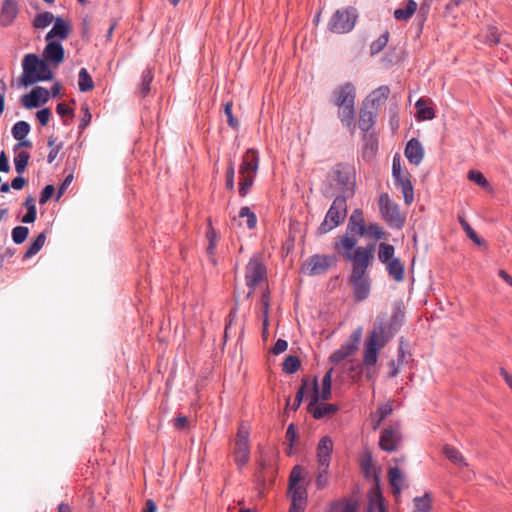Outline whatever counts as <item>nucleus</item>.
Wrapping results in <instances>:
<instances>
[{
	"label": "nucleus",
	"instance_id": "obj_9",
	"mask_svg": "<svg viewBox=\"0 0 512 512\" xmlns=\"http://www.w3.org/2000/svg\"><path fill=\"white\" fill-rule=\"evenodd\" d=\"M379 210L382 219L390 228H403L405 224V218L400 214L399 205L394 203L387 193H382L379 197Z\"/></svg>",
	"mask_w": 512,
	"mask_h": 512
},
{
	"label": "nucleus",
	"instance_id": "obj_49",
	"mask_svg": "<svg viewBox=\"0 0 512 512\" xmlns=\"http://www.w3.org/2000/svg\"><path fill=\"white\" fill-rule=\"evenodd\" d=\"M30 230L27 226L18 225L15 226L11 231V238L14 244L21 245L23 244L28 236H29Z\"/></svg>",
	"mask_w": 512,
	"mask_h": 512
},
{
	"label": "nucleus",
	"instance_id": "obj_50",
	"mask_svg": "<svg viewBox=\"0 0 512 512\" xmlns=\"http://www.w3.org/2000/svg\"><path fill=\"white\" fill-rule=\"evenodd\" d=\"M462 229L465 232L467 238L471 240L475 245L479 247L486 245L485 239L478 235V233L472 228L469 222H462Z\"/></svg>",
	"mask_w": 512,
	"mask_h": 512
},
{
	"label": "nucleus",
	"instance_id": "obj_57",
	"mask_svg": "<svg viewBox=\"0 0 512 512\" xmlns=\"http://www.w3.org/2000/svg\"><path fill=\"white\" fill-rule=\"evenodd\" d=\"M255 177L240 176L238 192L241 197H246L254 184Z\"/></svg>",
	"mask_w": 512,
	"mask_h": 512
},
{
	"label": "nucleus",
	"instance_id": "obj_43",
	"mask_svg": "<svg viewBox=\"0 0 512 512\" xmlns=\"http://www.w3.org/2000/svg\"><path fill=\"white\" fill-rule=\"evenodd\" d=\"M395 254V247L392 244L381 242L378 245V260L380 263L385 264L389 261H392V259H396L397 257L394 256Z\"/></svg>",
	"mask_w": 512,
	"mask_h": 512
},
{
	"label": "nucleus",
	"instance_id": "obj_52",
	"mask_svg": "<svg viewBox=\"0 0 512 512\" xmlns=\"http://www.w3.org/2000/svg\"><path fill=\"white\" fill-rule=\"evenodd\" d=\"M57 114L62 118L63 125H70V120L74 117V110L66 103H58L56 106Z\"/></svg>",
	"mask_w": 512,
	"mask_h": 512
},
{
	"label": "nucleus",
	"instance_id": "obj_39",
	"mask_svg": "<svg viewBox=\"0 0 512 512\" xmlns=\"http://www.w3.org/2000/svg\"><path fill=\"white\" fill-rule=\"evenodd\" d=\"M368 232H367V238L372 239L375 243L377 241H387L390 237V233L385 231L382 226H380L376 222H370L368 223Z\"/></svg>",
	"mask_w": 512,
	"mask_h": 512
},
{
	"label": "nucleus",
	"instance_id": "obj_64",
	"mask_svg": "<svg viewBox=\"0 0 512 512\" xmlns=\"http://www.w3.org/2000/svg\"><path fill=\"white\" fill-rule=\"evenodd\" d=\"M51 116L52 112L48 107H42L35 113V117L41 126H46L49 123Z\"/></svg>",
	"mask_w": 512,
	"mask_h": 512
},
{
	"label": "nucleus",
	"instance_id": "obj_32",
	"mask_svg": "<svg viewBox=\"0 0 512 512\" xmlns=\"http://www.w3.org/2000/svg\"><path fill=\"white\" fill-rule=\"evenodd\" d=\"M360 468L368 480L374 481V475L380 476V469L375 467L373 456L370 451H365L360 458Z\"/></svg>",
	"mask_w": 512,
	"mask_h": 512
},
{
	"label": "nucleus",
	"instance_id": "obj_59",
	"mask_svg": "<svg viewBox=\"0 0 512 512\" xmlns=\"http://www.w3.org/2000/svg\"><path fill=\"white\" fill-rule=\"evenodd\" d=\"M235 176V167L234 162L230 160L227 165L226 173H225V187L227 190L233 191L235 188L234 182Z\"/></svg>",
	"mask_w": 512,
	"mask_h": 512
},
{
	"label": "nucleus",
	"instance_id": "obj_2",
	"mask_svg": "<svg viewBox=\"0 0 512 512\" xmlns=\"http://www.w3.org/2000/svg\"><path fill=\"white\" fill-rule=\"evenodd\" d=\"M334 250L339 256L352 264L348 282L352 287L353 299L356 303L366 300L371 291L372 281L368 269L375 259V242H368L365 246L358 244Z\"/></svg>",
	"mask_w": 512,
	"mask_h": 512
},
{
	"label": "nucleus",
	"instance_id": "obj_19",
	"mask_svg": "<svg viewBox=\"0 0 512 512\" xmlns=\"http://www.w3.org/2000/svg\"><path fill=\"white\" fill-rule=\"evenodd\" d=\"M362 158L370 162L378 152V133L375 130H362Z\"/></svg>",
	"mask_w": 512,
	"mask_h": 512
},
{
	"label": "nucleus",
	"instance_id": "obj_63",
	"mask_svg": "<svg viewBox=\"0 0 512 512\" xmlns=\"http://www.w3.org/2000/svg\"><path fill=\"white\" fill-rule=\"evenodd\" d=\"M42 247L43 246L40 243H38L36 240L32 238L29 245L27 246L26 251L23 254V261H26L35 256L37 253L40 252Z\"/></svg>",
	"mask_w": 512,
	"mask_h": 512
},
{
	"label": "nucleus",
	"instance_id": "obj_61",
	"mask_svg": "<svg viewBox=\"0 0 512 512\" xmlns=\"http://www.w3.org/2000/svg\"><path fill=\"white\" fill-rule=\"evenodd\" d=\"M393 412V406L390 402L381 404L377 407L376 411L373 413L374 418L380 419V421H384L386 417H388Z\"/></svg>",
	"mask_w": 512,
	"mask_h": 512
},
{
	"label": "nucleus",
	"instance_id": "obj_12",
	"mask_svg": "<svg viewBox=\"0 0 512 512\" xmlns=\"http://www.w3.org/2000/svg\"><path fill=\"white\" fill-rule=\"evenodd\" d=\"M49 101L48 89L42 86H34L29 92L20 98L22 107L28 110L41 108Z\"/></svg>",
	"mask_w": 512,
	"mask_h": 512
},
{
	"label": "nucleus",
	"instance_id": "obj_29",
	"mask_svg": "<svg viewBox=\"0 0 512 512\" xmlns=\"http://www.w3.org/2000/svg\"><path fill=\"white\" fill-rule=\"evenodd\" d=\"M377 116L378 113L362 101L358 114V128H373L376 124Z\"/></svg>",
	"mask_w": 512,
	"mask_h": 512
},
{
	"label": "nucleus",
	"instance_id": "obj_31",
	"mask_svg": "<svg viewBox=\"0 0 512 512\" xmlns=\"http://www.w3.org/2000/svg\"><path fill=\"white\" fill-rule=\"evenodd\" d=\"M298 390L303 391V395H304V397H306L308 399V401L310 399H314V398L318 397V392H319L318 376L314 375L312 377H310V376L303 377L301 380V385L298 388Z\"/></svg>",
	"mask_w": 512,
	"mask_h": 512
},
{
	"label": "nucleus",
	"instance_id": "obj_7",
	"mask_svg": "<svg viewBox=\"0 0 512 512\" xmlns=\"http://www.w3.org/2000/svg\"><path fill=\"white\" fill-rule=\"evenodd\" d=\"M357 18V10L352 6L338 9L331 16L327 29L336 34L349 33L355 27Z\"/></svg>",
	"mask_w": 512,
	"mask_h": 512
},
{
	"label": "nucleus",
	"instance_id": "obj_16",
	"mask_svg": "<svg viewBox=\"0 0 512 512\" xmlns=\"http://www.w3.org/2000/svg\"><path fill=\"white\" fill-rule=\"evenodd\" d=\"M325 254H313L302 265L301 272L308 276L322 275L329 269Z\"/></svg>",
	"mask_w": 512,
	"mask_h": 512
},
{
	"label": "nucleus",
	"instance_id": "obj_55",
	"mask_svg": "<svg viewBox=\"0 0 512 512\" xmlns=\"http://www.w3.org/2000/svg\"><path fill=\"white\" fill-rule=\"evenodd\" d=\"M223 115L226 117V122L231 128L239 126L238 118L233 113V103L228 101L223 105Z\"/></svg>",
	"mask_w": 512,
	"mask_h": 512
},
{
	"label": "nucleus",
	"instance_id": "obj_54",
	"mask_svg": "<svg viewBox=\"0 0 512 512\" xmlns=\"http://www.w3.org/2000/svg\"><path fill=\"white\" fill-rule=\"evenodd\" d=\"M239 218H246V224L248 229H254L257 225V216L248 206L240 208L238 213Z\"/></svg>",
	"mask_w": 512,
	"mask_h": 512
},
{
	"label": "nucleus",
	"instance_id": "obj_15",
	"mask_svg": "<svg viewBox=\"0 0 512 512\" xmlns=\"http://www.w3.org/2000/svg\"><path fill=\"white\" fill-rule=\"evenodd\" d=\"M356 88L352 82L340 85L332 92V103L335 106L355 104Z\"/></svg>",
	"mask_w": 512,
	"mask_h": 512
},
{
	"label": "nucleus",
	"instance_id": "obj_14",
	"mask_svg": "<svg viewBox=\"0 0 512 512\" xmlns=\"http://www.w3.org/2000/svg\"><path fill=\"white\" fill-rule=\"evenodd\" d=\"M72 30L73 27L69 20L62 16H56L53 27L45 35V41H58L62 44L70 36Z\"/></svg>",
	"mask_w": 512,
	"mask_h": 512
},
{
	"label": "nucleus",
	"instance_id": "obj_30",
	"mask_svg": "<svg viewBox=\"0 0 512 512\" xmlns=\"http://www.w3.org/2000/svg\"><path fill=\"white\" fill-rule=\"evenodd\" d=\"M404 479V473L398 466H393L388 469V481L391 485L393 495H401Z\"/></svg>",
	"mask_w": 512,
	"mask_h": 512
},
{
	"label": "nucleus",
	"instance_id": "obj_47",
	"mask_svg": "<svg viewBox=\"0 0 512 512\" xmlns=\"http://www.w3.org/2000/svg\"><path fill=\"white\" fill-rule=\"evenodd\" d=\"M301 367V360L297 355H287L282 363V370L288 375L296 373Z\"/></svg>",
	"mask_w": 512,
	"mask_h": 512
},
{
	"label": "nucleus",
	"instance_id": "obj_35",
	"mask_svg": "<svg viewBox=\"0 0 512 512\" xmlns=\"http://www.w3.org/2000/svg\"><path fill=\"white\" fill-rule=\"evenodd\" d=\"M334 368H329L323 378L321 383V388L319 387L318 397L315 399L322 401H329L332 399V377H333Z\"/></svg>",
	"mask_w": 512,
	"mask_h": 512
},
{
	"label": "nucleus",
	"instance_id": "obj_34",
	"mask_svg": "<svg viewBox=\"0 0 512 512\" xmlns=\"http://www.w3.org/2000/svg\"><path fill=\"white\" fill-rule=\"evenodd\" d=\"M338 107V118L341 124L346 128H356L355 124V104H348Z\"/></svg>",
	"mask_w": 512,
	"mask_h": 512
},
{
	"label": "nucleus",
	"instance_id": "obj_36",
	"mask_svg": "<svg viewBox=\"0 0 512 512\" xmlns=\"http://www.w3.org/2000/svg\"><path fill=\"white\" fill-rule=\"evenodd\" d=\"M388 275L395 282H402L405 278V264L400 258L392 259L384 264Z\"/></svg>",
	"mask_w": 512,
	"mask_h": 512
},
{
	"label": "nucleus",
	"instance_id": "obj_28",
	"mask_svg": "<svg viewBox=\"0 0 512 512\" xmlns=\"http://www.w3.org/2000/svg\"><path fill=\"white\" fill-rule=\"evenodd\" d=\"M363 327L358 326L349 336L348 340L345 341L340 349L347 355V357L354 356L359 350V346L362 340Z\"/></svg>",
	"mask_w": 512,
	"mask_h": 512
},
{
	"label": "nucleus",
	"instance_id": "obj_11",
	"mask_svg": "<svg viewBox=\"0 0 512 512\" xmlns=\"http://www.w3.org/2000/svg\"><path fill=\"white\" fill-rule=\"evenodd\" d=\"M402 440L400 432V425L388 426L384 428L379 437V447L385 452H396L399 448V444Z\"/></svg>",
	"mask_w": 512,
	"mask_h": 512
},
{
	"label": "nucleus",
	"instance_id": "obj_20",
	"mask_svg": "<svg viewBox=\"0 0 512 512\" xmlns=\"http://www.w3.org/2000/svg\"><path fill=\"white\" fill-rule=\"evenodd\" d=\"M404 320L405 305L402 300L395 301L393 304L392 315L388 324H386V331L394 337L403 326Z\"/></svg>",
	"mask_w": 512,
	"mask_h": 512
},
{
	"label": "nucleus",
	"instance_id": "obj_42",
	"mask_svg": "<svg viewBox=\"0 0 512 512\" xmlns=\"http://www.w3.org/2000/svg\"><path fill=\"white\" fill-rule=\"evenodd\" d=\"M56 19V16L53 15L50 11H42L36 14L32 21V26L35 29H45L47 28L52 22H54Z\"/></svg>",
	"mask_w": 512,
	"mask_h": 512
},
{
	"label": "nucleus",
	"instance_id": "obj_18",
	"mask_svg": "<svg viewBox=\"0 0 512 512\" xmlns=\"http://www.w3.org/2000/svg\"><path fill=\"white\" fill-rule=\"evenodd\" d=\"M390 88L387 85H381L378 88L374 89L370 92L363 101L367 103L371 109H373L376 113L382 108V106L389 102L390 97Z\"/></svg>",
	"mask_w": 512,
	"mask_h": 512
},
{
	"label": "nucleus",
	"instance_id": "obj_25",
	"mask_svg": "<svg viewBox=\"0 0 512 512\" xmlns=\"http://www.w3.org/2000/svg\"><path fill=\"white\" fill-rule=\"evenodd\" d=\"M414 117L417 121L431 120L435 118L434 103L430 98L420 97L414 105Z\"/></svg>",
	"mask_w": 512,
	"mask_h": 512
},
{
	"label": "nucleus",
	"instance_id": "obj_33",
	"mask_svg": "<svg viewBox=\"0 0 512 512\" xmlns=\"http://www.w3.org/2000/svg\"><path fill=\"white\" fill-rule=\"evenodd\" d=\"M234 460L239 470H242L250 460V446L249 443L235 442L234 445Z\"/></svg>",
	"mask_w": 512,
	"mask_h": 512
},
{
	"label": "nucleus",
	"instance_id": "obj_41",
	"mask_svg": "<svg viewBox=\"0 0 512 512\" xmlns=\"http://www.w3.org/2000/svg\"><path fill=\"white\" fill-rule=\"evenodd\" d=\"M94 81L86 68H81L78 73V88L82 93L90 92L94 89Z\"/></svg>",
	"mask_w": 512,
	"mask_h": 512
},
{
	"label": "nucleus",
	"instance_id": "obj_27",
	"mask_svg": "<svg viewBox=\"0 0 512 512\" xmlns=\"http://www.w3.org/2000/svg\"><path fill=\"white\" fill-rule=\"evenodd\" d=\"M368 508L378 510L381 506L385 505V498L381 489V478L379 475H374V484L368 493Z\"/></svg>",
	"mask_w": 512,
	"mask_h": 512
},
{
	"label": "nucleus",
	"instance_id": "obj_38",
	"mask_svg": "<svg viewBox=\"0 0 512 512\" xmlns=\"http://www.w3.org/2000/svg\"><path fill=\"white\" fill-rule=\"evenodd\" d=\"M418 4L415 0H406L405 7L394 10L393 16L397 21H408L417 11Z\"/></svg>",
	"mask_w": 512,
	"mask_h": 512
},
{
	"label": "nucleus",
	"instance_id": "obj_56",
	"mask_svg": "<svg viewBox=\"0 0 512 512\" xmlns=\"http://www.w3.org/2000/svg\"><path fill=\"white\" fill-rule=\"evenodd\" d=\"M260 303H261L262 321L270 322L269 321V310H270V290H269V288H266L262 292Z\"/></svg>",
	"mask_w": 512,
	"mask_h": 512
},
{
	"label": "nucleus",
	"instance_id": "obj_23",
	"mask_svg": "<svg viewBox=\"0 0 512 512\" xmlns=\"http://www.w3.org/2000/svg\"><path fill=\"white\" fill-rule=\"evenodd\" d=\"M399 111L400 106L397 100L396 95H393L384 109L382 115V125H385V121H387V125L389 128H399Z\"/></svg>",
	"mask_w": 512,
	"mask_h": 512
},
{
	"label": "nucleus",
	"instance_id": "obj_6",
	"mask_svg": "<svg viewBox=\"0 0 512 512\" xmlns=\"http://www.w3.org/2000/svg\"><path fill=\"white\" fill-rule=\"evenodd\" d=\"M347 200L344 195H336L334 197L324 220L317 228L316 233L318 236H322L343 224L347 217Z\"/></svg>",
	"mask_w": 512,
	"mask_h": 512
},
{
	"label": "nucleus",
	"instance_id": "obj_51",
	"mask_svg": "<svg viewBox=\"0 0 512 512\" xmlns=\"http://www.w3.org/2000/svg\"><path fill=\"white\" fill-rule=\"evenodd\" d=\"M390 33L385 31L382 35L379 36L378 39L373 41L370 45V54L372 56L380 53L387 46L389 41Z\"/></svg>",
	"mask_w": 512,
	"mask_h": 512
},
{
	"label": "nucleus",
	"instance_id": "obj_1",
	"mask_svg": "<svg viewBox=\"0 0 512 512\" xmlns=\"http://www.w3.org/2000/svg\"><path fill=\"white\" fill-rule=\"evenodd\" d=\"M46 45L39 56L25 54L22 59V73L17 79L18 87L28 88L39 82H51L55 78L54 69L65 60V48L58 41H45Z\"/></svg>",
	"mask_w": 512,
	"mask_h": 512
},
{
	"label": "nucleus",
	"instance_id": "obj_37",
	"mask_svg": "<svg viewBox=\"0 0 512 512\" xmlns=\"http://www.w3.org/2000/svg\"><path fill=\"white\" fill-rule=\"evenodd\" d=\"M22 207L26 209V213L22 216L20 221L24 224H32L37 219V207L35 204V198L32 195H28L22 203Z\"/></svg>",
	"mask_w": 512,
	"mask_h": 512
},
{
	"label": "nucleus",
	"instance_id": "obj_53",
	"mask_svg": "<svg viewBox=\"0 0 512 512\" xmlns=\"http://www.w3.org/2000/svg\"><path fill=\"white\" fill-rule=\"evenodd\" d=\"M444 453H445V456L451 461L453 462L454 464H462V465H467L463 455L461 454V452L456 449L455 447L451 446V445H446L444 447Z\"/></svg>",
	"mask_w": 512,
	"mask_h": 512
},
{
	"label": "nucleus",
	"instance_id": "obj_60",
	"mask_svg": "<svg viewBox=\"0 0 512 512\" xmlns=\"http://www.w3.org/2000/svg\"><path fill=\"white\" fill-rule=\"evenodd\" d=\"M315 485L317 490H323L328 485V469L319 466L315 478Z\"/></svg>",
	"mask_w": 512,
	"mask_h": 512
},
{
	"label": "nucleus",
	"instance_id": "obj_17",
	"mask_svg": "<svg viewBox=\"0 0 512 512\" xmlns=\"http://www.w3.org/2000/svg\"><path fill=\"white\" fill-rule=\"evenodd\" d=\"M259 166V154L254 148H249L244 153L239 167L240 176L256 177Z\"/></svg>",
	"mask_w": 512,
	"mask_h": 512
},
{
	"label": "nucleus",
	"instance_id": "obj_22",
	"mask_svg": "<svg viewBox=\"0 0 512 512\" xmlns=\"http://www.w3.org/2000/svg\"><path fill=\"white\" fill-rule=\"evenodd\" d=\"M404 155L410 164L418 166L425 155L421 142L415 137L408 140L404 148Z\"/></svg>",
	"mask_w": 512,
	"mask_h": 512
},
{
	"label": "nucleus",
	"instance_id": "obj_40",
	"mask_svg": "<svg viewBox=\"0 0 512 512\" xmlns=\"http://www.w3.org/2000/svg\"><path fill=\"white\" fill-rule=\"evenodd\" d=\"M368 232H367V238L372 239L375 243L377 241H387L390 237V233L385 231L382 226H380L376 222H370L368 223Z\"/></svg>",
	"mask_w": 512,
	"mask_h": 512
},
{
	"label": "nucleus",
	"instance_id": "obj_4",
	"mask_svg": "<svg viewBox=\"0 0 512 512\" xmlns=\"http://www.w3.org/2000/svg\"><path fill=\"white\" fill-rule=\"evenodd\" d=\"M355 169L352 165L345 162L335 164L327 174V183L321 188V194L324 198L330 199L334 197L333 189L339 191L338 195H344L349 199L355 194Z\"/></svg>",
	"mask_w": 512,
	"mask_h": 512
},
{
	"label": "nucleus",
	"instance_id": "obj_3",
	"mask_svg": "<svg viewBox=\"0 0 512 512\" xmlns=\"http://www.w3.org/2000/svg\"><path fill=\"white\" fill-rule=\"evenodd\" d=\"M386 313L380 312L373 328L370 330L363 343V358L360 370L365 369V378L369 382H375L377 371L375 369L381 350L393 338L391 334L386 331Z\"/></svg>",
	"mask_w": 512,
	"mask_h": 512
},
{
	"label": "nucleus",
	"instance_id": "obj_8",
	"mask_svg": "<svg viewBox=\"0 0 512 512\" xmlns=\"http://www.w3.org/2000/svg\"><path fill=\"white\" fill-rule=\"evenodd\" d=\"M368 224L365 220L354 221L348 220L346 231L342 235L337 236L333 241V249L338 250V248L346 247L355 244H358L359 238H363L367 236L368 232Z\"/></svg>",
	"mask_w": 512,
	"mask_h": 512
},
{
	"label": "nucleus",
	"instance_id": "obj_5",
	"mask_svg": "<svg viewBox=\"0 0 512 512\" xmlns=\"http://www.w3.org/2000/svg\"><path fill=\"white\" fill-rule=\"evenodd\" d=\"M310 480L301 465H295L289 474L288 496L290 505L288 512H305L308 504V490Z\"/></svg>",
	"mask_w": 512,
	"mask_h": 512
},
{
	"label": "nucleus",
	"instance_id": "obj_13",
	"mask_svg": "<svg viewBox=\"0 0 512 512\" xmlns=\"http://www.w3.org/2000/svg\"><path fill=\"white\" fill-rule=\"evenodd\" d=\"M327 401L310 399L306 410L315 420H321L325 417H332L340 410L337 403H326Z\"/></svg>",
	"mask_w": 512,
	"mask_h": 512
},
{
	"label": "nucleus",
	"instance_id": "obj_45",
	"mask_svg": "<svg viewBox=\"0 0 512 512\" xmlns=\"http://www.w3.org/2000/svg\"><path fill=\"white\" fill-rule=\"evenodd\" d=\"M30 160V153L27 151L16 152L13 162L17 174L23 175L27 169Z\"/></svg>",
	"mask_w": 512,
	"mask_h": 512
},
{
	"label": "nucleus",
	"instance_id": "obj_46",
	"mask_svg": "<svg viewBox=\"0 0 512 512\" xmlns=\"http://www.w3.org/2000/svg\"><path fill=\"white\" fill-rule=\"evenodd\" d=\"M413 512H430L431 511V494L425 492L423 496H417L413 499Z\"/></svg>",
	"mask_w": 512,
	"mask_h": 512
},
{
	"label": "nucleus",
	"instance_id": "obj_21",
	"mask_svg": "<svg viewBox=\"0 0 512 512\" xmlns=\"http://www.w3.org/2000/svg\"><path fill=\"white\" fill-rule=\"evenodd\" d=\"M333 452V441L328 435L321 437L317 445V461L320 467L329 469L331 455Z\"/></svg>",
	"mask_w": 512,
	"mask_h": 512
},
{
	"label": "nucleus",
	"instance_id": "obj_48",
	"mask_svg": "<svg viewBox=\"0 0 512 512\" xmlns=\"http://www.w3.org/2000/svg\"><path fill=\"white\" fill-rule=\"evenodd\" d=\"M153 81V69L147 67L141 75L139 91L142 97H146L151 90V82Z\"/></svg>",
	"mask_w": 512,
	"mask_h": 512
},
{
	"label": "nucleus",
	"instance_id": "obj_10",
	"mask_svg": "<svg viewBox=\"0 0 512 512\" xmlns=\"http://www.w3.org/2000/svg\"><path fill=\"white\" fill-rule=\"evenodd\" d=\"M267 278V268L265 264L255 257L251 258L246 265L245 280L250 289H255L262 281Z\"/></svg>",
	"mask_w": 512,
	"mask_h": 512
},
{
	"label": "nucleus",
	"instance_id": "obj_58",
	"mask_svg": "<svg viewBox=\"0 0 512 512\" xmlns=\"http://www.w3.org/2000/svg\"><path fill=\"white\" fill-rule=\"evenodd\" d=\"M56 195V189L53 184L45 185L39 194V203L40 205H44L51 200V198Z\"/></svg>",
	"mask_w": 512,
	"mask_h": 512
},
{
	"label": "nucleus",
	"instance_id": "obj_62",
	"mask_svg": "<svg viewBox=\"0 0 512 512\" xmlns=\"http://www.w3.org/2000/svg\"><path fill=\"white\" fill-rule=\"evenodd\" d=\"M73 178H74V176H73L72 172L65 176V178L59 184V186H58V188L56 190V195H55V198H54L55 202L59 201L60 198L64 195V193L66 192L67 188L72 183Z\"/></svg>",
	"mask_w": 512,
	"mask_h": 512
},
{
	"label": "nucleus",
	"instance_id": "obj_26",
	"mask_svg": "<svg viewBox=\"0 0 512 512\" xmlns=\"http://www.w3.org/2000/svg\"><path fill=\"white\" fill-rule=\"evenodd\" d=\"M394 184L401 188L403 194L404 203L410 205L414 201V186L410 180V175L407 172L406 175L400 174L393 176Z\"/></svg>",
	"mask_w": 512,
	"mask_h": 512
},
{
	"label": "nucleus",
	"instance_id": "obj_44",
	"mask_svg": "<svg viewBox=\"0 0 512 512\" xmlns=\"http://www.w3.org/2000/svg\"><path fill=\"white\" fill-rule=\"evenodd\" d=\"M467 178L469 181L473 182L474 184L478 185L479 187H481L482 189H484L486 191L492 190V186H491L490 182L485 177V175L479 170H475V169L469 170L468 174H467Z\"/></svg>",
	"mask_w": 512,
	"mask_h": 512
},
{
	"label": "nucleus",
	"instance_id": "obj_24",
	"mask_svg": "<svg viewBox=\"0 0 512 512\" xmlns=\"http://www.w3.org/2000/svg\"><path fill=\"white\" fill-rule=\"evenodd\" d=\"M18 14L19 7L16 0H3L0 10V26L4 28L11 26Z\"/></svg>",
	"mask_w": 512,
	"mask_h": 512
}]
</instances>
